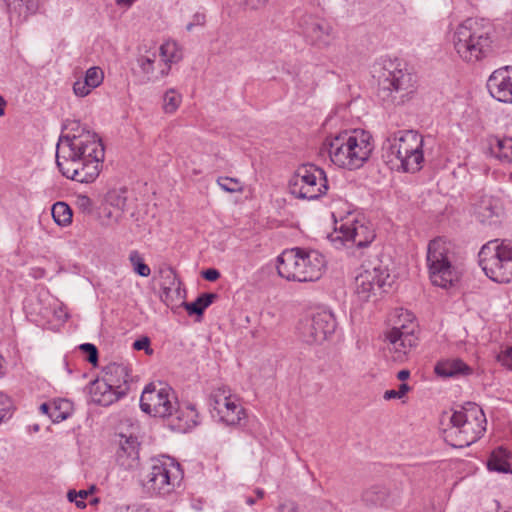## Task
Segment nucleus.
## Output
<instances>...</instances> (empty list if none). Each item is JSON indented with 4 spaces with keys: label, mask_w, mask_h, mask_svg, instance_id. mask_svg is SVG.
I'll return each instance as SVG.
<instances>
[{
    "label": "nucleus",
    "mask_w": 512,
    "mask_h": 512,
    "mask_svg": "<svg viewBox=\"0 0 512 512\" xmlns=\"http://www.w3.org/2000/svg\"><path fill=\"white\" fill-rule=\"evenodd\" d=\"M449 40L463 61L476 63L492 53L495 30L485 19L467 18L451 30Z\"/></svg>",
    "instance_id": "obj_1"
},
{
    "label": "nucleus",
    "mask_w": 512,
    "mask_h": 512,
    "mask_svg": "<svg viewBox=\"0 0 512 512\" xmlns=\"http://www.w3.org/2000/svg\"><path fill=\"white\" fill-rule=\"evenodd\" d=\"M323 149L328 152L330 160L336 166L356 170L368 161L374 144L369 132L355 129L327 137Z\"/></svg>",
    "instance_id": "obj_2"
},
{
    "label": "nucleus",
    "mask_w": 512,
    "mask_h": 512,
    "mask_svg": "<svg viewBox=\"0 0 512 512\" xmlns=\"http://www.w3.org/2000/svg\"><path fill=\"white\" fill-rule=\"evenodd\" d=\"M325 263L319 251L295 247L277 257L276 268L278 275L288 281L314 282L321 278Z\"/></svg>",
    "instance_id": "obj_3"
},
{
    "label": "nucleus",
    "mask_w": 512,
    "mask_h": 512,
    "mask_svg": "<svg viewBox=\"0 0 512 512\" xmlns=\"http://www.w3.org/2000/svg\"><path fill=\"white\" fill-rule=\"evenodd\" d=\"M451 428L445 439L455 448L468 447L480 439L486 431V417L476 403L468 402L450 416Z\"/></svg>",
    "instance_id": "obj_4"
},
{
    "label": "nucleus",
    "mask_w": 512,
    "mask_h": 512,
    "mask_svg": "<svg viewBox=\"0 0 512 512\" xmlns=\"http://www.w3.org/2000/svg\"><path fill=\"white\" fill-rule=\"evenodd\" d=\"M413 75L399 59H385L379 74L377 97L383 105L400 104L413 92Z\"/></svg>",
    "instance_id": "obj_5"
},
{
    "label": "nucleus",
    "mask_w": 512,
    "mask_h": 512,
    "mask_svg": "<svg viewBox=\"0 0 512 512\" xmlns=\"http://www.w3.org/2000/svg\"><path fill=\"white\" fill-rule=\"evenodd\" d=\"M132 378L130 369L123 363H110L103 370L101 379L90 385L92 402L109 406L124 397L129 389Z\"/></svg>",
    "instance_id": "obj_6"
},
{
    "label": "nucleus",
    "mask_w": 512,
    "mask_h": 512,
    "mask_svg": "<svg viewBox=\"0 0 512 512\" xmlns=\"http://www.w3.org/2000/svg\"><path fill=\"white\" fill-rule=\"evenodd\" d=\"M427 267L433 285L447 289L459 279L453 245L444 238H435L428 244Z\"/></svg>",
    "instance_id": "obj_7"
},
{
    "label": "nucleus",
    "mask_w": 512,
    "mask_h": 512,
    "mask_svg": "<svg viewBox=\"0 0 512 512\" xmlns=\"http://www.w3.org/2000/svg\"><path fill=\"white\" fill-rule=\"evenodd\" d=\"M183 478L179 463L169 457L151 459L146 471L142 474L141 485L152 497H165L174 492Z\"/></svg>",
    "instance_id": "obj_8"
},
{
    "label": "nucleus",
    "mask_w": 512,
    "mask_h": 512,
    "mask_svg": "<svg viewBox=\"0 0 512 512\" xmlns=\"http://www.w3.org/2000/svg\"><path fill=\"white\" fill-rule=\"evenodd\" d=\"M479 265L494 282L512 281V241L491 240L484 244L478 254Z\"/></svg>",
    "instance_id": "obj_9"
},
{
    "label": "nucleus",
    "mask_w": 512,
    "mask_h": 512,
    "mask_svg": "<svg viewBox=\"0 0 512 512\" xmlns=\"http://www.w3.org/2000/svg\"><path fill=\"white\" fill-rule=\"evenodd\" d=\"M327 190L325 171L313 164L298 167L289 180V191L298 199L316 200L325 195Z\"/></svg>",
    "instance_id": "obj_10"
},
{
    "label": "nucleus",
    "mask_w": 512,
    "mask_h": 512,
    "mask_svg": "<svg viewBox=\"0 0 512 512\" xmlns=\"http://www.w3.org/2000/svg\"><path fill=\"white\" fill-rule=\"evenodd\" d=\"M61 160H97L103 161L105 156L101 139L95 133H82L77 136H61L57 144L56 155Z\"/></svg>",
    "instance_id": "obj_11"
},
{
    "label": "nucleus",
    "mask_w": 512,
    "mask_h": 512,
    "mask_svg": "<svg viewBox=\"0 0 512 512\" xmlns=\"http://www.w3.org/2000/svg\"><path fill=\"white\" fill-rule=\"evenodd\" d=\"M177 406V398L171 387L159 384H149L145 387L140 397V408L143 412L164 418L170 414L172 408Z\"/></svg>",
    "instance_id": "obj_12"
},
{
    "label": "nucleus",
    "mask_w": 512,
    "mask_h": 512,
    "mask_svg": "<svg viewBox=\"0 0 512 512\" xmlns=\"http://www.w3.org/2000/svg\"><path fill=\"white\" fill-rule=\"evenodd\" d=\"M388 269L380 263L362 265L361 271L355 277V293L362 302L368 301L376 291L391 286Z\"/></svg>",
    "instance_id": "obj_13"
},
{
    "label": "nucleus",
    "mask_w": 512,
    "mask_h": 512,
    "mask_svg": "<svg viewBox=\"0 0 512 512\" xmlns=\"http://www.w3.org/2000/svg\"><path fill=\"white\" fill-rule=\"evenodd\" d=\"M403 317L407 323L394 326L387 334L386 339L396 353L395 358L401 360L413 347L417 345L418 337L415 334L417 324L414 321L412 313L401 310L398 315Z\"/></svg>",
    "instance_id": "obj_14"
},
{
    "label": "nucleus",
    "mask_w": 512,
    "mask_h": 512,
    "mask_svg": "<svg viewBox=\"0 0 512 512\" xmlns=\"http://www.w3.org/2000/svg\"><path fill=\"white\" fill-rule=\"evenodd\" d=\"M336 326L334 314L331 311L322 310L315 313L312 318L301 322L299 332L306 343H322L335 332Z\"/></svg>",
    "instance_id": "obj_15"
},
{
    "label": "nucleus",
    "mask_w": 512,
    "mask_h": 512,
    "mask_svg": "<svg viewBox=\"0 0 512 512\" xmlns=\"http://www.w3.org/2000/svg\"><path fill=\"white\" fill-rule=\"evenodd\" d=\"M56 163L62 175L80 183H92L100 174L103 161L97 160H61L56 155Z\"/></svg>",
    "instance_id": "obj_16"
},
{
    "label": "nucleus",
    "mask_w": 512,
    "mask_h": 512,
    "mask_svg": "<svg viewBox=\"0 0 512 512\" xmlns=\"http://www.w3.org/2000/svg\"><path fill=\"white\" fill-rule=\"evenodd\" d=\"M210 399L213 409L225 424L237 425L245 418L244 408L236 402L227 387L223 386L216 389L211 394Z\"/></svg>",
    "instance_id": "obj_17"
},
{
    "label": "nucleus",
    "mask_w": 512,
    "mask_h": 512,
    "mask_svg": "<svg viewBox=\"0 0 512 512\" xmlns=\"http://www.w3.org/2000/svg\"><path fill=\"white\" fill-rule=\"evenodd\" d=\"M423 137L416 131L406 130L389 137L383 145V158L394 164L397 157L406 155L412 147H423Z\"/></svg>",
    "instance_id": "obj_18"
},
{
    "label": "nucleus",
    "mask_w": 512,
    "mask_h": 512,
    "mask_svg": "<svg viewBox=\"0 0 512 512\" xmlns=\"http://www.w3.org/2000/svg\"><path fill=\"white\" fill-rule=\"evenodd\" d=\"M339 234L338 239L345 244L351 243L358 248H365L371 244L375 238L374 230L367 224L357 219H347L336 228Z\"/></svg>",
    "instance_id": "obj_19"
},
{
    "label": "nucleus",
    "mask_w": 512,
    "mask_h": 512,
    "mask_svg": "<svg viewBox=\"0 0 512 512\" xmlns=\"http://www.w3.org/2000/svg\"><path fill=\"white\" fill-rule=\"evenodd\" d=\"M487 89L499 102L512 103V66L495 70L487 80Z\"/></svg>",
    "instance_id": "obj_20"
},
{
    "label": "nucleus",
    "mask_w": 512,
    "mask_h": 512,
    "mask_svg": "<svg viewBox=\"0 0 512 512\" xmlns=\"http://www.w3.org/2000/svg\"><path fill=\"white\" fill-rule=\"evenodd\" d=\"M164 419L171 430L186 433L198 424L199 414L192 404L180 406L177 402V406Z\"/></svg>",
    "instance_id": "obj_21"
},
{
    "label": "nucleus",
    "mask_w": 512,
    "mask_h": 512,
    "mask_svg": "<svg viewBox=\"0 0 512 512\" xmlns=\"http://www.w3.org/2000/svg\"><path fill=\"white\" fill-rule=\"evenodd\" d=\"M139 447L137 437L120 435L119 448L116 451V462L124 470H133L139 464Z\"/></svg>",
    "instance_id": "obj_22"
},
{
    "label": "nucleus",
    "mask_w": 512,
    "mask_h": 512,
    "mask_svg": "<svg viewBox=\"0 0 512 512\" xmlns=\"http://www.w3.org/2000/svg\"><path fill=\"white\" fill-rule=\"evenodd\" d=\"M474 212L480 222L493 224L502 214V204L498 198L484 195L475 204Z\"/></svg>",
    "instance_id": "obj_23"
},
{
    "label": "nucleus",
    "mask_w": 512,
    "mask_h": 512,
    "mask_svg": "<svg viewBox=\"0 0 512 512\" xmlns=\"http://www.w3.org/2000/svg\"><path fill=\"white\" fill-rule=\"evenodd\" d=\"M423 161V147H412L406 155L395 159L393 167L402 169L404 172L415 173L422 168Z\"/></svg>",
    "instance_id": "obj_24"
},
{
    "label": "nucleus",
    "mask_w": 512,
    "mask_h": 512,
    "mask_svg": "<svg viewBox=\"0 0 512 512\" xmlns=\"http://www.w3.org/2000/svg\"><path fill=\"white\" fill-rule=\"evenodd\" d=\"M159 52L161 61L165 64V68L160 71L161 76L164 77L168 75L171 64L179 62L183 54L178 44L174 41L163 43L159 48Z\"/></svg>",
    "instance_id": "obj_25"
},
{
    "label": "nucleus",
    "mask_w": 512,
    "mask_h": 512,
    "mask_svg": "<svg viewBox=\"0 0 512 512\" xmlns=\"http://www.w3.org/2000/svg\"><path fill=\"white\" fill-rule=\"evenodd\" d=\"M468 370V366L460 359L442 360L435 366V373L443 378L465 374Z\"/></svg>",
    "instance_id": "obj_26"
},
{
    "label": "nucleus",
    "mask_w": 512,
    "mask_h": 512,
    "mask_svg": "<svg viewBox=\"0 0 512 512\" xmlns=\"http://www.w3.org/2000/svg\"><path fill=\"white\" fill-rule=\"evenodd\" d=\"M389 497V490L380 484H375L364 490L362 501L367 506L377 507L386 504Z\"/></svg>",
    "instance_id": "obj_27"
},
{
    "label": "nucleus",
    "mask_w": 512,
    "mask_h": 512,
    "mask_svg": "<svg viewBox=\"0 0 512 512\" xmlns=\"http://www.w3.org/2000/svg\"><path fill=\"white\" fill-rule=\"evenodd\" d=\"M331 26L325 22H313L306 30L311 41L320 46H327L331 40Z\"/></svg>",
    "instance_id": "obj_28"
},
{
    "label": "nucleus",
    "mask_w": 512,
    "mask_h": 512,
    "mask_svg": "<svg viewBox=\"0 0 512 512\" xmlns=\"http://www.w3.org/2000/svg\"><path fill=\"white\" fill-rule=\"evenodd\" d=\"M490 150L501 161L512 163V137L491 139Z\"/></svg>",
    "instance_id": "obj_29"
},
{
    "label": "nucleus",
    "mask_w": 512,
    "mask_h": 512,
    "mask_svg": "<svg viewBox=\"0 0 512 512\" xmlns=\"http://www.w3.org/2000/svg\"><path fill=\"white\" fill-rule=\"evenodd\" d=\"M217 297L215 293H203L193 302H183L182 306L189 315L202 316L205 309L208 308Z\"/></svg>",
    "instance_id": "obj_30"
},
{
    "label": "nucleus",
    "mask_w": 512,
    "mask_h": 512,
    "mask_svg": "<svg viewBox=\"0 0 512 512\" xmlns=\"http://www.w3.org/2000/svg\"><path fill=\"white\" fill-rule=\"evenodd\" d=\"M73 411L72 402L67 399H55L52 401L50 419L54 423L66 420Z\"/></svg>",
    "instance_id": "obj_31"
},
{
    "label": "nucleus",
    "mask_w": 512,
    "mask_h": 512,
    "mask_svg": "<svg viewBox=\"0 0 512 512\" xmlns=\"http://www.w3.org/2000/svg\"><path fill=\"white\" fill-rule=\"evenodd\" d=\"M105 202L111 207L117 209L122 213L127 204V189L126 188H114L107 192L105 196Z\"/></svg>",
    "instance_id": "obj_32"
},
{
    "label": "nucleus",
    "mask_w": 512,
    "mask_h": 512,
    "mask_svg": "<svg viewBox=\"0 0 512 512\" xmlns=\"http://www.w3.org/2000/svg\"><path fill=\"white\" fill-rule=\"evenodd\" d=\"M52 216L54 221L61 226H65L72 221V211L65 202H56L52 206Z\"/></svg>",
    "instance_id": "obj_33"
},
{
    "label": "nucleus",
    "mask_w": 512,
    "mask_h": 512,
    "mask_svg": "<svg viewBox=\"0 0 512 512\" xmlns=\"http://www.w3.org/2000/svg\"><path fill=\"white\" fill-rule=\"evenodd\" d=\"M182 102V96L175 89H168L163 95L162 109L166 114H173L177 111Z\"/></svg>",
    "instance_id": "obj_34"
},
{
    "label": "nucleus",
    "mask_w": 512,
    "mask_h": 512,
    "mask_svg": "<svg viewBox=\"0 0 512 512\" xmlns=\"http://www.w3.org/2000/svg\"><path fill=\"white\" fill-rule=\"evenodd\" d=\"M9 9L14 10L19 16L33 14L38 9L37 0H12L8 3Z\"/></svg>",
    "instance_id": "obj_35"
},
{
    "label": "nucleus",
    "mask_w": 512,
    "mask_h": 512,
    "mask_svg": "<svg viewBox=\"0 0 512 512\" xmlns=\"http://www.w3.org/2000/svg\"><path fill=\"white\" fill-rule=\"evenodd\" d=\"M129 261L135 273L141 277H148L151 274L150 267L144 263L142 255L137 250H132L129 253Z\"/></svg>",
    "instance_id": "obj_36"
},
{
    "label": "nucleus",
    "mask_w": 512,
    "mask_h": 512,
    "mask_svg": "<svg viewBox=\"0 0 512 512\" xmlns=\"http://www.w3.org/2000/svg\"><path fill=\"white\" fill-rule=\"evenodd\" d=\"M217 184L220 186L222 190L229 193L242 192L243 190V185L237 178L218 177Z\"/></svg>",
    "instance_id": "obj_37"
},
{
    "label": "nucleus",
    "mask_w": 512,
    "mask_h": 512,
    "mask_svg": "<svg viewBox=\"0 0 512 512\" xmlns=\"http://www.w3.org/2000/svg\"><path fill=\"white\" fill-rule=\"evenodd\" d=\"M104 79V73L99 67H90L84 77L85 84H88L92 89L98 87Z\"/></svg>",
    "instance_id": "obj_38"
},
{
    "label": "nucleus",
    "mask_w": 512,
    "mask_h": 512,
    "mask_svg": "<svg viewBox=\"0 0 512 512\" xmlns=\"http://www.w3.org/2000/svg\"><path fill=\"white\" fill-rule=\"evenodd\" d=\"M12 400L3 392H0V423L12 416Z\"/></svg>",
    "instance_id": "obj_39"
},
{
    "label": "nucleus",
    "mask_w": 512,
    "mask_h": 512,
    "mask_svg": "<svg viewBox=\"0 0 512 512\" xmlns=\"http://www.w3.org/2000/svg\"><path fill=\"white\" fill-rule=\"evenodd\" d=\"M66 131L64 136H77L82 133H92L86 127H84L78 120H67L63 126Z\"/></svg>",
    "instance_id": "obj_40"
},
{
    "label": "nucleus",
    "mask_w": 512,
    "mask_h": 512,
    "mask_svg": "<svg viewBox=\"0 0 512 512\" xmlns=\"http://www.w3.org/2000/svg\"><path fill=\"white\" fill-rule=\"evenodd\" d=\"M156 60V55L153 53L151 56H139L137 58V63L141 69V71L146 75H151L154 72V63Z\"/></svg>",
    "instance_id": "obj_41"
},
{
    "label": "nucleus",
    "mask_w": 512,
    "mask_h": 512,
    "mask_svg": "<svg viewBox=\"0 0 512 512\" xmlns=\"http://www.w3.org/2000/svg\"><path fill=\"white\" fill-rule=\"evenodd\" d=\"M488 469L491 471H497L502 473H507L509 470V463L505 460H501L498 456H496L494 453L491 455L490 459L488 460Z\"/></svg>",
    "instance_id": "obj_42"
},
{
    "label": "nucleus",
    "mask_w": 512,
    "mask_h": 512,
    "mask_svg": "<svg viewBox=\"0 0 512 512\" xmlns=\"http://www.w3.org/2000/svg\"><path fill=\"white\" fill-rule=\"evenodd\" d=\"M79 349L87 354V361L95 365L98 361V350L94 344L84 343L79 346Z\"/></svg>",
    "instance_id": "obj_43"
},
{
    "label": "nucleus",
    "mask_w": 512,
    "mask_h": 512,
    "mask_svg": "<svg viewBox=\"0 0 512 512\" xmlns=\"http://www.w3.org/2000/svg\"><path fill=\"white\" fill-rule=\"evenodd\" d=\"M409 390H410L409 385L406 384V383H402V384L399 385V389L398 390L391 389V390L385 391L383 397H384L385 400L401 399V398H403L406 395V393Z\"/></svg>",
    "instance_id": "obj_44"
},
{
    "label": "nucleus",
    "mask_w": 512,
    "mask_h": 512,
    "mask_svg": "<svg viewBox=\"0 0 512 512\" xmlns=\"http://www.w3.org/2000/svg\"><path fill=\"white\" fill-rule=\"evenodd\" d=\"M497 360L508 369H512V347H508L497 355Z\"/></svg>",
    "instance_id": "obj_45"
},
{
    "label": "nucleus",
    "mask_w": 512,
    "mask_h": 512,
    "mask_svg": "<svg viewBox=\"0 0 512 512\" xmlns=\"http://www.w3.org/2000/svg\"><path fill=\"white\" fill-rule=\"evenodd\" d=\"M76 205L82 212L86 213H90L93 206L92 200L86 195H78Z\"/></svg>",
    "instance_id": "obj_46"
},
{
    "label": "nucleus",
    "mask_w": 512,
    "mask_h": 512,
    "mask_svg": "<svg viewBox=\"0 0 512 512\" xmlns=\"http://www.w3.org/2000/svg\"><path fill=\"white\" fill-rule=\"evenodd\" d=\"M92 88L85 84V81L78 80L73 85L74 93L79 97H85L91 92Z\"/></svg>",
    "instance_id": "obj_47"
},
{
    "label": "nucleus",
    "mask_w": 512,
    "mask_h": 512,
    "mask_svg": "<svg viewBox=\"0 0 512 512\" xmlns=\"http://www.w3.org/2000/svg\"><path fill=\"white\" fill-rule=\"evenodd\" d=\"M277 512H300V509L295 501L287 500L279 504Z\"/></svg>",
    "instance_id": "obj_48"
},
{
    "label": "nucleus",
    "mask_w": 512,
    "mask_h": 512,
    "mask_svg": "<svg viewBox=\"0 0 512 512\" xmlns=\"http://www.w3.org/2000/svg\"><path fill=\"white\" fill-rule=\"evenodd\" d=\"M149 346L150 340L148 337H141L133 343V348L135 350H145L147 354H151L152 350L149 348Z\"/></svg>",
    "instance_id": "obj_49"
},
{
    "label": "nucleus",
    "mask_w": 512,
    "mask_h": 512,
    "mask_svg": "<svg viewBox=\"0 0 512 512\" xmlns=\"http://www.w3.org/2000/svg\"><path fill=\"white\" fill-rule=\"evenodd\" d=\"M202 276L204 279H206L207 281H216L220 278V272L215 269V268H209L207 270H204L202 272Z\"/></svg>",
    "instance_id": "obj_50"
},
{
    "label": "nucleus",
    "mask_w": 512,
    "mask_h": 512,
    "mask_svg": "<svg viewBox=\"0 0 512 512\" xmlns=\"http://www.w3.org/2000/svg\"><path fill=\"white\" fill-rule=\"evenodd\" d=\"M67 498L70 502H75L77 507H85L86 506L85 502H83L82 500H78L77 492L74 490H70L67 493Z\"/></svg>",
    "instance_id": "obj_51"
},
{
    "label": "nucleus",
    "mask_w": 512,
    "mask_h": 512,
    "mask_svg": "<svg viewBox=\"0 0 512 512\" xmlns=\"http://www.w3.org/2000/svg\"><path fill=\"white\" fill-rule=\"evenodd\" d=\"M41 413L47 415L50 418L51 410H52V402L50 403H42L39 407Z\"/></svg>",
    "instance_id": "obj_52"
},
{
    "label": "nucleus",
    "mask_w": 512,
    "mask_h": 512,
    "mask_svg": "<svg viewBox=\"0 0 512 512\" xmlns=\"http://www.w3.org/2000/svg\"><path fill=\"white\" fill-rule=\"evenodd\" d=\"M194 25H204L205 23V15L204 14H201V13H196L194 16H193V21Z\"/></svg>",
    "instance_id": "obj_53"
},
{
    "label": "nucleus",
    "mask_w": 512,
    "mask_h": 512,
    "mask_svg": "<svg viewBox=\"0 0 512 512\" xmlns=\"http://www.w3.org/2000/svg\"><path fill=\"white\" fill-rule=\"evenodd\" d=\"M172 292V289L170 287H163L162 288V294H161V299L162 301H164L165 303H168V299L170 297V293Z\"/></svg>",
    "instance_id": "obj_54"
},
{
    "label": "nucleus",
    "mask_w": 512,
    "mask_h": 512,
    "mask_svg": "<svg viewBox=\"0 0 512 512\" xmlns=\"http://www.w3.org/2000/svg\"><path fill=\"white\" fill-rule=\"evenodd\" d=\"M409 376H410V372L408 370H401L397 374V378L401 381L408 379Z\"/></svg>",
    "instance_id": "obj_55"
},
{
    "label": "nucleus",
    "mask_w": 512,
    "mask_h": 512,
    "mask_svg": "<svg viewBox=\"0 0 512 512\" xmlns=\"http://www.w3.org/2000/svg\"><path fill=\"white\" fill-rule=\"evenodd\" d=\"M120 6H131L135 0H115Z\"/></svg>",
    "instance_id": "obj_56"
},
{
    "label": "nucleus",
    "mask_w": 512,
    "mask_h": 512,
    "mask_svg": "<svg viewBox=\"0 0 512 512\" xmlns=\"http://www.w3.org/2000/svg\"><path fill=\"white\" fill-rule=\"evenodd\" d=\"M89 495V492L86 491V490H80L79 492H77V497L80 498V500H82L84 502V499H86Z\"/></svg>",
    "instance_id": "obj_57"
},
{
    "label": "nucleus",
    "mask_w": 512,
    "mask_h": 512,
    "mask_svg": "<svg viewBox=\"0 0 512 512\" xmlns=\"http://www.w3.org/2000/svg\"><path fill=\"white\" fill-rule=\"evenodd\" d=\"M6 105L5 99L0 95V116L4 115V107Z\"/></svg>",
    "instance_id": "obj_58"
},
{
    "label": "nucleus",
    "mask_w": 512,
    "mask_h": 512,
    "mask_svg": "<svg viewBox=\"0 0 512 512\" xmlns=\"http://www.w3.org/2000/svg\"><path fill=\"white\" fill-rule=\"evenodd\" d=\"M117 512H145V511L131 509L129 506H126L125 508L119 509Z\"/></svg>",
    "instance_id": "obj_59"
},
{
    "label": "nucleus",
    "mask_w": 512,
    "mask_h": 512,
    "mask_svg": "<svg viewBox=\"0 0 512 512\" xmlns=\"http://www.w3.org/2000/svg\"><path fill=\"white\" fill-rule=\"evenodd\" d=\"M255 492H256V495H257V497H258V498H263V497H264V495H265L264 490H263V489H260V488L256 489V491H255Z\"/></svg>",
    "instance_id": "obj_60"
},
{
    "label": "nucleus",
    "mask_w": 512,
    "mask_h": 512,
    "mask_svg": "<svg viewBox=\"0 0 512 512\" xmlns=\"http://www.w3.org/2000/svg\"><path fill=\"white\" fill-rule=\"evenodd\" d=\"M246 503L251 506V505H253L255 503V499L252 498V497H247L246 498Z\"/></svg>",
    "instance_id": "obj_61"
},
{
    "label": "nucleus",
    "mask_w": 512,
    "mask_h": 512,
    "mask_svg": "<svg viewBox=\"0 0 512 512\" xmlns=\"http://www.w3.org/2000/svg\"><path fill=\"white\" fill-rule=\"evenodd\" d=\"M194 26H195V25H194V23H193V22H190V23H188V24L186 25V30H187V31H191V30L193 29V27H194Z\"/></svg>",
    "instance_id": "obj_62"
},
{
    "label": "nucleus",
    "mask_w": 512,
    "mask_h": 512,
    "mask_svg": "<svg viewBox=\"0 0 512 512\" xmlns=\"http://www.w3.org/2000/svg\"><path fill=\"white\" fill-rule=\"evenodd\" d=\"M249 5H250L251 9H258L259 8V6L255 5V4H249Z\"/></svg>",
    "instance_id": "obj_63"
},
{
    "label": "nucleus",
    "mask_w": 512,
    "mask_h": 512,
    "mask_svg": "<svg viewBox=\"0 0 512 512\" xmlns=\"http://www.w3.org/2000/svg\"><path fill=\"white\" fill-rule=\"evenodd\" d=\"M33 429H34V431H38L39 430V425H34Z\"/></svg>",
    "instance_id": "obj_64"
}]
</instances>
